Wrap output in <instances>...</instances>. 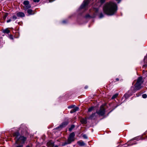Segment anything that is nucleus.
I'll return each instance as SVG.
<instances>
[{
    "label": "nucleus",
    "mask_w": 147,
    "mask_h": 147,
    "mask_svg": "<svg viewBox=\"0 0 147 147\" xmlns=\"http://www.w3.org/2000/svg\"><path fill=\"white\" fill-rule=\"evenodd\" d=\"M117 9V6L116 4L112 2L106 3L103 7V10L104 13L110 16L113 15L115 13Z\"/></svg>",
    "instance_id": "1"
},
{
    "label": "nucleus",
    "mask_w": 147,
    "mask_h": 147,
    "mask_svg": "<svg viewBox=\"0 0 147 147\" xmlns=\"http://www.w3.org/2000/svg\"><path fill=\"white\" fill-rule=\"evenodd\" d=\"M144 82L142 77H139L137 80L136 82L134 85L135 88L133 86H131V91L132 92V93L129 94L130 91H128V93L125 94V96L126 98H127L132 95L133 93L136 92V90H139L142 87L141 85Z\"/></svg>",
    "instance_id": "2"
},
{
    "label": "nucleus",
    "mask_w": 147,
    "mask_h": 147,
    "mask_svg": "<svg viewBox=\"0 0 147 147\" xmlns=\"http://www.w3.org/2000/svg\"><path fill=\"white\" fill-rule=\"evenodd\" d=\"M13 136L15 137L16 143H19L22 144H24L26 140V138L23 136H20V133L17 131L13 133Z\"/></svg>",
    "instance_id": "3"
},
{
    "label": "nucleus",
    "mask_w": 147,
    "mask_h": 147,
    "mask_svg": "<svg viewBox=\"0 0 147 147\" xmlns=\"http://www.w3.org/2000/svg\"><path fill=\"white\" fill-rule=\"evenodd\" d=\"M75 134L74 132L70 134L67 140L62 143V145L64 146L67 144H69L74 140Z\"/></svg>",
    "instance_id": "4"
},
{
    "label": "nucleus",
    "mask_w": 147,
    "mask_h": 147,
    "mask_svg": "<svg viewBox=\"0 0 147 147\" xmlns=\"http://www.w3.org/2000/svg\"><path fill=\"white\" fill-rule=\"evenodd\" d=\"M105 110L103 105H102L98 111H96V113L98 115L102 116L105 114Z\"/></svg>",
    "instance_id": "5"
},
{
    "label": "nucleus",
    "mask_w": 147,
    "mask_h": 147,
    "mask_svg": "<svg viewBox=\"0 0 147 147\" xmlns=\"http://www.w3.org/2000/svg\"><path fill=\"white\" fill-rule=\"evenodd\" d=\"M23 4L24 5V8L25 10H26L31 7V5L30 4L29 1H24Z\"/></svg>",
    "instance_id": "6"
},
{
    "label": "nucleus",
    "mask_w": 147,
    "mask_h": 147,
    "mask_svg": "<svg viewBox=\"0 0 147 147\" xmlns=\"http://www.w3.org/2000/svg\"><path fill=\"white\" fill-rule=\"evenodd\" d=\"M68 123V121H64L59 126L56 128L57 129H61L62 128L65 127Z\"/></svg>",
    "instance_id": "7"
},
{
    "label": "nucleus",
    "mask_w": 147,
    "mask_h": 147,
    "mask_svg": "<svg viewBox=\"0 0 147 147\" xmlns=\"http://www.w3.org/2000/svg\"><path fill=\"white\" fill-rule=\"evenodd\" d=\"M89 1L88 0H86L84 1L81 6L82 8H84L88 4Z\"/></svg>",
    "instance_id": "8"
},
{
    "label": "nucleus",
    "mask_w": 147,
    "mask_h": 147,
    "mask_svg": "<svg viewBox=\"0 0 147 147\" xmlns=\"http://www.w3.org/2000/svg\"><path fill=\"white\" fill-rule=\"evenodd\" d=\"M47 146L49 147H53L54 146V142L50 140L47 143Z\"/></svg>",
    "instance_id": "9"
},
{
    "label": "nucleus",
    "mask_w": 147,
    "mask_h": 147,
    "mask_svg": "<svg viewBox=\"0 0 147 147\" xmlns=\"http://www.w3.org/2000/svg\"><path fill=\"white\" fill-rule=\"evenodd\" d=\"M17 15L19 17H22L25 16L24 13L22 12H19L17 13Z\"/></svg>",
    "instance_id": "10"
},
{
    "label": "nucleus",
    "mask_w": 147,
    "mask_h": 147,
    "mask_svg": "<svg viewBox=\"0 0 147 147\" xmlns=\"http://www.w3.org/2000/svg\"><path fill=\"white\" fill-rule=\"evenodd\" d=\"M20 143H16L14 144V147H22L23 146V145H18Z\"/></svg>",
    "instance_id": "11"
},
{
    "label": "nucleus",
    "mask_w": 147,
    "mask_h": 147,
    "mask_svg": "<svg viewBox=\"0 0 147 147\" xmlns=\"http://www.w3.org/2000/svg\"><path fill=\"white\" fill-rule=\"evenodd\" d=\"M80 121L83 124H86L87 123V121L86 119H82Z\"/></svg>",
    "instance_id": "12"
},
{
    "label": "nucleus",
    "mask_w": 147,
    "mask_h": 147,
    "mask_svg": "<svg viewBox=\"0 0 147 147\" xmlns=\"http://www.w3.org/2000/svg\"><path fill=\"white\" fill-rule=\"evenodd\" d=\"M3 33L7 34L9 33L10 32V30L7 28L4 29L3 30Z\"/></svg>",
    "instance_id": "13"
},
{
    "label": "nucleus",
    "mask_w": 147,
    "mask_h": 147,
    "mask_svg": "<svg viewBox=\"0 0 147 147\" xmlns=\"http://www.w3.org/2000/svg\"><path fill=\"white\" fill-rule=\"evenodd\" d=\"M96 117V113H92L90 117V118L91 119H94Z\"/></svg>",
    "instance_id": "14"
},
{
    "label": "nucleus",
    "mask_w": 147,
    "mask_h": 147,
    "mask_svg": "<svg viewBox=\"0 0 147 147\" xmlns=\"http://www.w3.org/2000/svg\"><path fill=\"white\" fill-rule=\"evenodd\" d=\"M28 13L30 15H32L34 14L33 13V11L31 9H28L27 10Z\"/></svg>",
    "instance_id": "15"
},
{
    "label": "nucleus",
    "mask_w": 147,
    "mask_h": 147,
    "mask_svg": "<svg viewBox=\"0 0 147 147\" xmlns=\"http://www.w3.org/2000/svg\"><path fill=\"white\" fill-rule=\"evenodd\" d=\"M78 144L80 146H83L85 145V143L84 142H78Z\"/></svg>",
    "instance_id": "16"
},
{
    "label": "nucleus",
    "mask_w": 147,
    "mask_h": 147,
    "mask_svg": "<svg viewBox=\"0 0 147 147\" xmlns=\"http://www.w3.org/2000/svg\"><path fill=\"white\" fill-rule=\"evenodd\" d=\"M118 95V94L117 93L116 94L114 95L111 98L112 99H114L116 98Z\"/></svg>",
    "instance_id": "17"
},
{
    "label": "nucleus",
    "mask_w": 147,
    "mask_h": 147,
    "mask_svg": "<svg viewBox=\"0 0 147 147\" xmlns=\"http://www.w3.org/2000/svg\"><path fill=\"white\" fill-rule=\"evenodd\" d=\"M75 126L74 125H71V127L69 128V131H71L74 128Z\"/></svg>",
    "instance_id": "18"
},
{
    "label": "nucleus",
    "mask_w": 147,
    "mask_h": 147,
    "mask_svg": "<svg viewBox=\"0 0 147 147\" xmlns=\"http://www.w3.org/2000/svg\"><path fill=\"white\" fill-rule=\"evenodd\" d=\"M94 108V107H92L88 109V111L90 112L92 111L93 109Z\"/></svg>",
    "instance_id": "19"
},
{
    "label": "nucleus",
    "mask_w": 147,
    "mask_h": 147,
    "mask_svg": "<svg viewBox=\"0 0 147 147\" xmlns=\"http://www.w3.org/2000/svg\"><path fill=\"white\" fill-rule=\"evenodd\" d=\"M7 15H8V14L7 13H6L5 14V15L4 16H3V19L4 20H5L6 18L7 17Z\"/></svg>",
    "instance_id": "20"
},
{
    "label": "nucleus",
    "mask_w": 147,
    "mask_h": 147,
    "mask_svg": "<svg viewBox=\"0 0 147 147\" xmlns=\"http://www.w3.org/2000/svg\"><path fill=\"white\" fill-rule=\"evenodd\" d=\"M147 97V95L146 94H144L142 95V97L143 98H146Z\"/></svg>",
    "instance_id": "21"
},
{
    "label": "nucleus",
    "mask_w": 147,
    "mask_h": 147,
    "mask_svg": "<svg viewBox=\"0 0 147 147\" xmlns=\"http://www.w3.org/2000/svg\"><path fill=\"white\" fill-rule=\"evenodd\" d=\"M79 109V108L78 107H76L74 109V111L76 112V111H78Z\"/></svg>",
    "instance_id": "22"
},
{
    "label": "nucleus",
    "mask_w": 147,
    "mask_h": 147,
    "mask_svg": "<svg viewBox=\"0 0 147 147\" xmlns=\"http://www.w3.org/2000/svg\"><path fill=\"white\" fill-rule=\"evenodd\" d=\"M104 16L103 15L102 13H101L100 14L99 17L101 18L103 17Z\"/></svg>",
    "instance_id": "23"
},
{
    "label": "nucleus",
    "mask_w": 147,
    "mask_h": 147,
    "mask_svg": "<svg viewBox=\"0 0 147 147\" xmlns=\"http://www.w3.org/2000/svg\"><path fill=\"white\" fill-rule=\"evenodd\" d=\"M83 137L85 139H87V136L85 134L83 136Z\"/></svg>",
    "instance_id": "24"
},
{
    "label": "nucleus",
    "mask_w": 147,
    "mask_h": 147,
    "mask_svg": "<svg viewBox=\"0 0 147 147\" xmlns=\"http://www.w3.org/2000/svg\"><path fill=\"white\" fill-rule=\"evenodd\" d=\"M74 105H72L68 107L69 108L71 109L74 108Z\"/></svg>",
    "instance_id": "25"
},
{
    "label": "nucleus",
    "mask_w": 147,
    "mask_h": 147,
    "mask_svg": "<svg viewBox=\"0 0 147 147\" xmlns=\"http://www.w3.org/2000/svg\"><path fill=\"white\" fill-rule=\"evenodd\" d=\"M86 18H92V17L90 15H89V14H87V15L86 16Z\"/></svg>",
    "instance_id": "26"
},
{
    "label": "nucleus",
    "mask_w": 147,
    "mask_h": 147,
    "mask_svg": "<svg viewBox=\"0 0 147 147\" xmlns=\"http://www.w3.org/2000/svg\"><path fill=\"white\" fill-rule=\"evenodd\" d=\"M100 3L101 4H102L105 2V0H100Z\"/></svg>",
    "instance_id": "27"
},
{
    "label": "nucleus",
    "mask_w": 147,
    "mask_h": 147,
    "mask_svg": "<svg viewBox=\"0 0 147 147\" xmlns=\"http://www.w3.org/2000/svg\"><path fill=\"white\" fill-rule=\"evenodd\" d=\"M75 112V111H74V109L71 110L70 112L71 113H73Z\"/></svg>",
    "instance_id": "28"
},
{
    "label": "nucleus",
    "mask_w": 147,
    "mask_h": 147,
    "mask_svg": "<svg viewBox=\"0 0 147 147\" xmlns=\"http://www.w3.org/2000/svg\"><path fill=\"white\" fill-rule=\"evenodd\" d=\"M12 18L13 19H14V20H16L17 19V17L15 16H13Z\"/></svg>",
    "instance_id": "29"
},
{
    "label": "nucleus",
    "mask_w": 147,
    "mask_h": 147,
    "mask_svg": "<svg viewBox=\"0 0 147 147\" xmlns=\"http://www.w3.org/2000/svg\"><path fill=\"white\" fill-rule=\"evenodd\" d=\"M33 1L35 2H38L40 1V0H33Z\"/></svg>",
    "instance_id": "30"
},
{
    "label": "nucleus",
    "mask_w": 147,
    "mask_h": 147,
    "mask_svg": "<svg viewBox=\"0 0 147 147\" xmlns=\"http://www.w3.org/2000/svg\"><path fill=\"white\" fill-rule=\"evenodd\" d=\"M9 37L10 39H13V36L11 35H10L9 36Z\"/></svg>",
    "instance_id": "31"
},
{
    "label": "nucleus",
    "mask_w": 147,
    "mask_h": 147,
    "mask_svg": "<svg viewBox=\"0 0 147 147\" xmlns=\"http://www.w3.org/2000/svg\"><path fill=\"white\" fill-rule=\"evenodd\" d=\"M11 21V20L10 19H9L7 21V22L8 23L10 22Z\"/></svg>",
    "instance_id": "32"
},
{
    "label": "nucleus",
    "mask_w": 147,
    "mask_h": 147,
    "mask_svg": "<svg viewBox=\"0 0 147 147\" xmlns=\"http://www.w3.org/2000/svg\"><path fill=\"white\" fill-rule=\"evenodd\" d=\"M54 1V0H49V2H51L53 1Z\"/></svg>",
    "instance_id": "33"
},
{
    "label": "nucleus",
    "mask_w": 147,
    "mask_h": 147,
    "mask_svg": "<svg viewBox=\"0 0 147 147\" xmlns=\"http://www.w3.org/2000/svg\"><path fill=\"white\" fill-rule=\"evenodd\" d=\"M116 0V1H117L118 2V3H119L120 2V1H121V0Z\"/></svg>",
    "instance_id": "34"
},
{
    "label": "nucleus",
    "mask_w": 147,
    "mask_h": 147,
    "mask_svg": "<svg viewBox=\"0 0 147 147\" xmlns=\"http://www.w3.org/2000/svg\"><path fill=\"white\" fill-rule=\"evenodd\" d=\"M62 22L63 23H66V22L65 21V20H64V21H62Z\"/></svg>",
    "instance_id": "35"
},
{
    "label": "nucleus",
    "mask_w": 147,
    "mask_h": 147,
    "mask_svg": "<svg viewBox=\"0 0 147 147\" xmlns=\"http://www.w3.org/2000/svg\"><path fill=\"white\" fill-rule=\"evenodd\" d=\"M96 12H97L98 11V9H95Z\"/></svg>",
    "instance_id": "36"
},
{
    "label": "nucleus",
    "mask_w": 147,
    "mask_h": 147,
    "mask_svg": "<svg viewBox=\"0 0 147 147\" xmlns=\"http://www.w3.org/2000/svg\"><path fill=\"white\" fill-rule=\"evenodd\" d=\"M88 88V86H86L85 87H84V88H85V89H87V88Z\"/></svg>",
    "instance_id": "37"
},
{
    "label": "nucleus",
    "mask_w": 147,
    "mask_h": 147,
    "mask_svg": "<svg viewBox=\"0 0 147 147\" xmlns=\"http://www.w3.org/2000/svg\"><path fill=\"white\" fill-rule=\"evenodd\" d=\"M116 81H119V78H116Z\"/></svg>",
    "instance_id": "38"
},
{
    "label": "nucleus",
    "mask_w": 147,
    "mask_h": 147,
    "mask_svg": "<svg viewBox=\"0 0 147 147\" xmlns=\"http://www.w3.org/2000/svg\"><path fill=\"white\" fill-rule=\"evenodd\" d=\"M127 145V144H124V146L123 147H126V145Z\"/></svg>",
    "instance_id": "39"
},
{
    "label": "nucleus",
    "mask_w": 147,
    "mask_h": 147,
    "mask_svg": "<svg viewBox=\"0 0 147 147\" xmlns=\"http://www.w3.org/2000/svg\"><path fill=\"white\" fill-rule=\"evenodd\" d=\"M54 147H58V146L57 145H55L54 146Z\"/></svg>",
    "instance_id": "40"
}]
</instances>
